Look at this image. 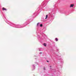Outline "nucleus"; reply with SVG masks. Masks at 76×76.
<instances>
[{"label":"nucleus","mask_w":76,"mask_h":76,"mask_svg":"<svg viewBox=\"0 0 76 76\" xmlns=\"http://www.w3.org/2000/svg\"><path fill=\"white\" fill-rule=\"evenodd\" d=\"M44 46H45V47H46V46L47 45V44L45 43H44Z\"/></svg>","instance_id":"nucleus-4"},{"label":"nucleus","mask_w":76,"mask_h":76,"mask_svg":"<svg viewBox=\"0 0 76 76\" xmlns=\"http://www.w3.org/2000/svg\"><path fill=\"white\" fill-rule=\"evenodd\" d=\"M55 40H56V41H58V39H57V38L55 39Z\"/></svg>","instance_id":"nucleus-5"},{"label":"nucleus","mask_w":76,"mask_h":76,"mask_svg":"<svg viewBox=\"0 0 76 76\" xmlns=\"http://www.w3.org/2000/svg\"><path fill=\"white\" fill-rule=\"evenodd\" d=\"M74 6V4H71V5L70 6V7H73Z\"/></svg>","instance_id":"nucleus-1"},{"label":"nucleus","mask_w":76,"mask_h":76,"mask_svg":"<svg viewBox=\"0 0 76 76\" xmlns=\"http://www.w3.org/2000/svg\"><path fill=\"white\" fill-rule=\"evenodd\" d=\"M39 50V51H40V50Z\"/></svg>","instance_id":"nucleus-14"},{"label":"nucleus","mask_w":76,"mask_h":76,"mask_svg":"<svg viewBox=\"0 0 76 76\" xmlns=\"http://www.w3.org/2000/svg\"><path fill=\"white\" fill-rule=\"evenodd\" d=\"M43 69H44V70H45V68L44 67V68H43Z\"/></svg>","instance_id":"nucleus-9"},{"label":"nucleus","mask_w":76,"mask_h":76,"mask_svg":"<svg viewBox=\"0 0 76 76\" xmlns=\"http://www.w3.org/2000/svg\"><path fill=\"white\" fill-rule=\"evenodd\" d=\"M41 53H40V54H41Z\"/></svg>","instance_id":"nucleus-11"},{"label":"nucleus","mask_w":76,"mask_h":76,"mask_svg":"<svg viewBox=\"0 0 76 76\" xmlns=\"http://www.w3.org/2000/svg\"><path fill=\"white\" fill-rule=\"evenodd\" d=\"M47 62H48V61H47Z\"/></svg>","instance_id":"nucleus-12"},{"label":"nucleus","mask_w":76,"mask_h":76,"mask_svg":"<svg viewBox=\"0 0 76 76\" xmlns=\"http://www.w3.org/2000/svg\"><path fill=\"white\" fill-rule=\"evenodd\" d=\"M2 10H6V11L7 10L6 9L4 8H3Z\"/></svg>","instance_id":"nucleus-2"},{"label":"nucleus","mask_w":76,"mask_h":76,"mask_svg":"<svg viewBox=\"0 0 76 76\" xmlns=\"http://www.w3.org/2000/svg\"><path fill=\"white\" fill-rule=\"evenodd\" d=\"M16 28H20V27H19V26H18V27H16Z\"/></svg>","instance_id":"nucleus-7"},{"label":"nucleus","mask_w":76,"mask_h":76,"mask_svg":"<svg viewBox=\"0 0 76 76\" xmlns=\"http://www.w3.org/2000/svg\"><path fill=\"white\" fill-rule=\"evenodd\" d=\"M39 23H37V26H38V25H39Z\"/></svg>","instance_id":"nucleus-8"},{"label":"nucleus","mask_w":76,"mask_h":76,"mask_svg":"<svg viewBox=\"0 0 76 76\" xmlns=\"http://www.w3.org/2000/svg\"><path fill=\"white\" fill-rule=\"evenodd\" d=\"M51 67V66H50V67Z\"/></svg>","instance_id":"nucleus-13"},{"label":"nucleus","mask_w":76,"mask_h":76,"mask_svg":"<svg viewBox=\"0 0 76 76\" xmlns=\"http://www.w3.org/2000/svg\"><path fill=\"white\" fill-rule=\"evenodd\" d=\"M33 66H34V65H33Z\"/></svg>","instance_id":"nucleus-10"},{"label":"nucleus","mask_w":76,"mask_h":76,"mask_svg":"<svg viewBox=\"0 0 76 76\" xmlns=\"http://www.w3.org/2000/svg\"><path fill=\"white\" fill-rule=\"evenodd\" d=\"M48 18V15H47L46 16V18H45V19H47V18Z\"/></svg>","instance_id":"nucleus-3"},{"label":"nucleus","mask_w":76,"mask_h":76,"mask_svg":"<svg viewBox=\"0 0 76 76\" xmlns=\"http://www.w3.org/2000/svg\"><path fill=\"white\" fill-rule=\"evenodd\" d=\"M40 26H41V27H42V24H40Z\"/></svg>","instance_id":"nucleus-6"}]
</instances>
